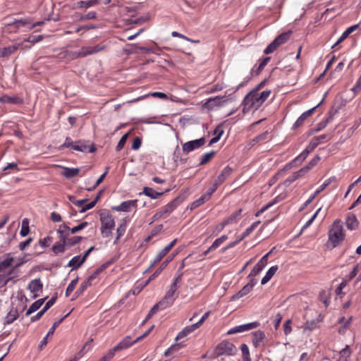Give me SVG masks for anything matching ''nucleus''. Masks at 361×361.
Returning <instances> with one entry per match:
<instances>
[{"mask_svg":"<svg viewBox=\"0 0 361 361\" xmlns=\"http://www.w3.org/2000/svg\"><path fill=\"white\" fill-rule=\"evenodd\" d=\"M56 235L59 239L52 245L51 248H64L65 246H74L78 244L84 239L81 236L70 237V228L66 224H61L56 231Z\"/></svg>","mask_w":361,"mask_h":361,"instance_id":"1","label":"nucleus"},{"mask_svg":"<svg viewBox=\"0 0 361 361\" xmlns=\"http://www.w3.org/2000/svg\"><path fill=\"white\" fill-rule=\"evenodd\" d=\"M118 258L119 255H115L109 260L102 264L99 267H98L82 283H81L79 288L75 292L74 298L72 299V300L82 295L83 292L87 288V287L97 283L98 282L97 277L99 274L104 271L111 264L114 263Z\"/></svg>","mask_w":361,"mask_h":361,"instance_id":"2","label":"nucleus"},{"mask_svg":"<svg viewBox=\"0 0 361 361\" xmlns=\"http://www.w3.org/2000/svg\"><path fill=\"white\" fill-rule=\"evenodd\" d=\"M264 102L261 99L259 92L257 90H253L249 92L243 99L242 104L243 105V111L250 110L251 109H257L259 108Z\"/></svg>","mask_w":361,"mask_h":361,"instance_id":"3","label":"nucleus"},{"mask_svg":"<svg viewBox=\"0 0 361 361\" xmlns=\"http://www.w3.org/2000/svg\"><path fill=\"white\" fill-rule=\"evenodd\" d=\"M344 238V233L342 222L341 220H336L332 228L329 232V240L334 247L338 245L339 242L342 241Z\"/></svg>","mask_w":361,"mask_h":361,"instance_id":"4","label":"nucleus"},{"mask_svg":"<svg viewBox=\"0 0 361 361\" xmlns=\"http://www.w3.org/2000/svg\"><path fill=\"white\" fill-rule=\"evenodd\" d=\"M61 148H71L72 149L78 152L90 153H92L96 150L94 145L89 146L84 140L73 142L70 137H66L65 142L61 146Z\"/></svg>","mask_w":361,"mask_h":361,"instance_id":"5","label":"nucleus"},{"mask_svg":"<svg viewBox=\"0 0 361 361\" xmlns=\"http://www.w3.org/2000/svg\"><path fill=\"white\" fill-rule=\"evenodd\" d=\"M101 221V232L104 237H109L111 233V230L115 226V221L112 215L107 210H103L99 214Z\"/></svg>","mask_w":361,"mask_h":361,"instance_id":"6","label":"nucleus"},{"mask_svg":"<svg viewBox=\"0 0 361 361\" xmlns=\"http://www.w3.org/2000/svg\"><path fill=\"white\" fill-rule=\"evenodd\" d=\"M291 32H283L278 35L264 50L265 54H269L276 51L278 47L285 44L290 38Z\"/></svg>","mask_w":361,"mask_h":361,"instance_id":"7","label":"nucleus"},{"mask_svg":"<svg viewBox=\"0 0 361 361\" xmlns=\"http://www.w3.org/2000/svg\"><path fill=\"white\" fill-rule=\"evenodd\" d=\"M236 352L235 346L228 341L221 342L216 347V353L217 356L233 355Z\"/></svg>","mask_w":361,"mask_h":361,"instance_id":"8","label":"nucleus"},{"mask_svg":"<svg viewBox=\"0 0 361 361\" xmlns=\"http://www.w3.org/2000/svg\"><path fill=\"white\" fill-rule=\"evenodd\" d=\"M206 143L205 137H202L200 139L188 141L183 145V152L184 154H188L190 152L199 149Z\"/></svg>","mask_w":361,"mask_h":361,"instance_id":"9","label":"nucleus"},{"mask_svg":"<svg viewBox=\"0 0 361 361\" xmlns=\"http://www.w3.org/2000/svg\"><path fill=\"white\" fill-rule=\"evenodd\" d=\"M184 200L185 198L181 195L176 197L171 202L163 207L159 211V212L157 213L156 215L161 216L165 214L171 213L180 204H181L184 201Z\"/></svg>","mask_w":361,"mask_h":361,"instance_id":"10","label":"nucleus"},{"mask_svg":"<svg viewBox=\"0 0 361 361\" xmlns=\"http://www.w3.org/2000/svg\"><path fill=\"white\" fill-rule=\"evenodd\" d=\"M106 49L105 45L97 44L94 47H84L78 52H76L78 57H85L88 55L94 54L102 51Z\"/></svg>","mask_w":361,"mask_h":361,"instance_id":"11","label":"nucleus"},{"mask_svg":"<svg viewBox=\"0 0 361 361\" xmlns=\"http://www.w3.org/2000/svg\"><path fill=\"white\" fill-rule=\"evenodd\" d=\"M336 176H331L327 180H326L322 185H320V187L314 192L313 195H312L309 199L305 202L303 207L300 209L302 210L305 209L308 204H310L314 198L320 193L322 192L327 186H329L331 183L336 182Z\"/></svg>","mask_w":361,"mask_h":361,"instance_id":"12","label":"nucleus"},{"mask_svg":"<svg viewBox=\"0 0 361 361\" xmlns=\"http://www.w3.org/2000/svg\"><path fill=\"white\" fill-rule=\"evenodd\" d=\"M259 322H253L245 324H242L239 326H236L232 329H231L228 332V335H231L238 333H242L244 331H250L253 329H256L259 326Z\"/></svg>","mask_w":361,"mask_h":361,"instance_id":"13","label":"nucleus"},{"mask_svg":"<svg viewBox=\"0 0 361 361\" xmlns=\"http://www.w3.org/2000/svg\"><path fill=\"white\" fill-rule=\"evenodd\" d=\"M322 101H323V99ZM322 102H321L319 104H318L314 107H313V108L305 111L303 114H302L301 116L296 120V121L293 125L292 129L295 130L298 128L302 126L304 124V122L305 121V120L308 117H310V116L312 115V114L314 113L315 109L320 105V104Z\"/></svg>","mask_w":361,"mask_h":361,"instance_id":"14","label":"nucleus"},{"mask_svg":"<svg viewBox=\"0 0 361 361\" xmlns=\"http://www.w3.org/2000/svg\"><path fill=\"white\" fill-rule=\"evenodd\" d=\"M93 250H87L85 255L81 257L80 255H77L73 257L69 262L68 267H73L72 269H78L79 268L86 260L87 256Z\"/></svg>","mask_w":361,"mask_h":361,"instance_id":"15","label":"nucleus"},{"mask_svg":"<svg viewBox=\"0 0 361 361\" xmlns=\"http://www.w3.org/2000/svg\"><path fill=\"white\" fill-rule=\"evenodd\" d=\"M242 212L243 209H239L237 211L232 213L229 216L224 219L220 225V229H223L224 226L228 224L237 223L240 219Z\"/></svg>","mask_w":361,"mask_h":361,"instance_id":"16","label":"nucleus"},{"mask_svg":"<svg viewBox=\"0 0 361 361\" xmlns=\"http://www.w3.org/2000/svg\"><path fill=\"white\" fill-rule=\"evenodd\" d=\"M250 281L243 287L236 294L233 295L232 297L233 300L239 299L247 294H248L252 289L253 286L255 284V280L252 277L250 278Z\"/></svg>","mask_w":361,"mask_h":361,"instance_id":"17","label":"nucleus"},{"mask_svg":"<svg viewBox=\"0 0 361 361\" xmlns=\"http://www.w3.org/2000/svg\"><path fill=\"white\" fill-rule=\"evenodd\" d=\"M271 251H272V250H271V251L269 252H268L264 257H262V258L259 260V262H258L257 264L255 265L253 269L251 270V271L248 276V278H251V277L256 276L263 269V268L267 263V257L269 255V254L271 252Z\"/></svg>","mask_w":361,"mask_h":361,"instance_id":"18","label":"nucleus"},{"mask_svg":"<svg viewBox=\"0 0 361 361\" xmlns=\"http://www.w3.org/2000/svg\"><path fill=\"white\" fill-rule=\"evenodd\" d=\"M56 298L57 295L56 294L48 302H47L42 310H40L36 315L30 318L31 322H34L39 320L44 314V313L55 303Z\"/></svg>","mask_w":361,"mask_h":361,"instance_id":"19","label":"nucleus"},{"mask_svg":"<svg viewBox=\"0 0 361 361\" xmlns=\"http://www.w3.org/2000/svg\"><path fill=\"white\" fill-rule=\"evenodd\" d=\"M137 200H127L121 202L119 205L114 207L112 209L118 211V212H128L130 210L132 207H137Z\"/></svg>","mask_w":361,"mask_h":361,"instance_id":"20","label":"nucleus"},{"mask_svg":"<svg viewBox=\"0 0 361 361\" xmlns=\"http://www.w3.org/2000/svg\"><path fill=\"white\" fill-rule=\"evenodd\" d=\"M225 97L216 96L209 98L204 104V106L209 109H213L216 106H221L226 102Z\"/></svg>","mask_w":361,"mask_h":361,"instance_id":"21","label":"nucleus"},{"mask_svg":"<svg viewBox=\"0 0 361 361\" xmlns=\"http://www.w3.org/2000/svg\"><path fill=\"white\" fill-rule=\"evenodd\" d=\"M135 342L131 341L130 336H126L121 341H120L116 346L112 349L116 353L123 349H126L131 346Z\"/></svg>","mask_w":361,"mask_h":361,"instance_id":"22","label":"nucleus"},{"mask_svg":"<svg viewBox=\"0 0 361 361\" xmlns=\"http://www.w3.org/2000/svg\"><path fill=\"white\" fill-rule=\"evenodd\" d=\"M309 154L304 149L298 157H296L292 161L286 165L285 169H290L292 166L300 165L308 156Z\"/></svg>","mask_w":361,"mask_h":361,"instance_id":"23","label":"nucleus"},{"mask_svg":"<svg viewBox=\"0 0 361 361\" xmlns=\"http://www.w3.org/2000/svg\"><path fill=\"white\" fill-rule=\"evenodd\" d=\"M309 154L304 149L298 157H296L292 161L286 165L285 169H290L292 166L300 165L308 156Z\"/></svg>","mask_w":361,"mask_h":361,"instance_id":"24","label":"nucleus"},{"mask_svg":"<svg viewBox=\"0 0 361 361\" xmlns=\"http://www.w3.org/2000/svg\"><path fill=\"white\" fill-rule=\"evenodd\" d=\"M309 154L304 149L298 157H296L292 161L286 165L285 169H290L292 166L300 165L308 156Z\"/></svg>","mask_w":361,"mask_h":361,"instance_id":"25","label":"nucleus"},{"mask_svg":"<svg viewBox=\"0 0 361 361\" xmlns=\"http://www.w3.org/2000/svg\"><path fill=\"white\" fill-rule=\"evenodd\" d=\"M320 316H319L317 319H312L310 321L307 320L303 326V331H312L314 329H316L319 327V322L322 319H319Z\"/></svg>","mask_w":361,"mask_h":361,"instance_id":"26","label":"nucleus"},{"mask_svg":"<svg viewBox=\"0 0 361 361\" xmlns=\"http://www.w3.org/2000/svg\"><path fill=\"white\" fill-rule=\"evenodd\" d=\"M359 27L358 24L352 25L349 27H348L341 35V36L339 37V39L337 40V42L332 46V48L336 47L337 45H338L340 43H341L343 40H345L350 34H351L353 32L356 30Z\"/></svg>","mask_w":361,"mask_h":361,"instance_id":"27","label":"nucleus"},{"mask_svg":"<svg viewBox=\"0 0 361 361\" xmlns=\"http://www.w3.org/2000/svg\"><path fill=\"white\" fill-rule=\"evenodd\" d=\"M345 224L348 229L354 230L358 227L359 222L355 214H349L346 218Z\"/></svg>","mask_w":361,"mask_h":361,"instance_id":"28","label":"nucleus"},{"mask_svg":"<svg viewBox=\"0 0 361 361\" xmlns=\"http://www.w3.org/2000/svg\"><path fill=\"white\" fill-rule=\"evenodd\" d=\"M233 169L229 166H226L221 172V173L216 177V180L220 183H223L232 173Z\"/></svg>","mask_w":361,"mask_h":361,"instance_id":"29","label":"nucleus"},{"mask_svg":"<svg viewBox=\"0 0 361 361\" xmlns=\"http://www.w3.org/2000/svg\"><path fill=\"white\" fill-rule=\"evenodd\" d=\"M62 168L63 169L61 173L62 176L68 179L76 176L80 172V169L78 168H68L65 166H62Z\"/></svg>","mask_w":361,"mask_h":361,"instance_id":"30","label":"nucleus"},{"mask_svg":"<svg viewBox=\"0 0 361 361\" xmlns=\"http://www.w3.org/2000/svg\"><path fill=\"white\" fill-rule=\"evenodd\" d=\"M100 0H87V1H79L75 4V8H88L90 7L99 4Z\"/></svg>","mask_w":361,"mask_h":361,"instance_id":"31","label":"nucleus"},{"mask_svg":"<svg viewBox=\"0 0 361 361\" xmlns=\"http://www.w3.org/2000/svg\"><path fill=\"white\" fill-rule=\"evenodd\" d=\"M265 338V334L262 331H256L252 333V344L255 348H257L259 343L263 341Z\"/></svg>","mask_w":361,"mask_h":361,"instance_id":"32","label":"nucleus"},{"mask_svg":"<svg viewBox=\"0 0 361 361\" xmlns=\"http://www.w3.org/2000/svg\"><path fill=\"white\" fill-rule=\"evenodd\" d=\"M13 270H10L7 273L0 274V288L5 286L15 276H13Z\"/></svg>","mask_w":361,"mask_h":361,"instance_id":"33","label":"nucleus"},{"mask_svg":"<svg viewBox=\"0 0 361 361\" xmlns=\"http://www.w3.org/2000/svg\"><path fill=\"white\" fill-rule=\"evenodd\" d=\"M42 283L39 279L32 280L29 284L27 285V289H29L32 293H37L42 290Z\"/></svg>","mask_w":361,"mask_h":361,"instance_id":"34","label":"nucleus"},{"mask_svg":"<svg viewBox=\"0 0 361 361\" xmlns=\"http://www.w3.org/2000/svg\"><path fill=\"white\" fill-rule=\"evenodd\" d=\"M271 58L269 56L265 57L261 61L259 66L257 67V66H255L252 71V74L259 75L262 71L264 68L267 65V63L269 62Z\"/></svg>","mask_w":361,"mask_h":361,"instance_id":"35","label":"nucleus"},{"mask_svg":"<svg viewBox=\"0 0 361 361\" xmlns=\"http://www.w3.org/2000/svg\"><path fill=\"white\" fill-rule=\"evenodd\" d=\"M54 235H56V232H51L49 235L44 238H41L39 240V245L42 247H49L54 238H56Z\"/></svg>","mask_w":361,"mask_h":361,"instance_id":"36","label":"nucleus"},{"mask_svg":"<svg viewBox=\"0 0 361 361\" xmlns=\"http://www.w3.org/2000/svg\"><path fill=\"white\" fill-rule=\"evenodd\" d=\"M197 326V325H195V324H192L190 326H186L180 332L178 333V334L177 335L176 339L178 341V340H180V339L185 337L189 334L192 333L195 329H198Z\"/></svg>","mask_w":361,"mask_h":361,"instance_id":"37","label":"nucleus"},{"mask_svg":"<svg viewBox=\"0 0 361 361\" xmlns=\"http://www.w3.org/2000/svg\"><path fill=\"white\" fill-rule=\"evenodd\" d=\"M13 257L8 256L5 259L0 262V273H7L6 270L13 264Z\"/></svg>","mask_w":361,"mask_h":361,"instance_id":"38","label":"nucleus"},{"mask_svg":"<svg viewBox=\"0 0 361 361\" xmlns=\"http://www.w3.org/2000/svg\"><path fill=\"white\" fill-rule=\"evenodd\" d=\"M47 298L39 299L35 302H33L27 310V311L25 313L26 316L30 315L34 312L37 311L38 309L40 308V307L43 305L44 301L46 300Z\"/></svg>","mask_w":361,"mask_h":361,"instance_id":"39","label":"nucleus"},{"mask_svg":"<svg viewBox=\"0 0 361 361\" xmlns=\"http://www.w3.org/2000/svg\"><path fill=\"white\" fill-rule=\"evenodd\" d=\"M143 193L152 199H157L164 194L163 192H157L153 188L149 187L143 188Z\"/></svg>","mask_w":361,"mask_h":361,"instance_id":"40","label":"nucleus"},{"mask_svg":"<svg viewBox=\"0 0 361 361\" xmlns=\"http://www.w3.org/2000/svg\"><path fill=\"white\" fill-rule=\"evenodd\" d=\"M18 48V45H11L3 49L0 48V57H7L14 53Z\"/></svg>","mask_w":361,"mask_h":361,"instance_id":"41","label":"nucleus"},{"mask_svg":"<svg viewBox=\"0 0 361 361\" xmlns=\"http://www.w3.org/2000/svg\"><path fill=\"white\" fill-rule=\"evenodd\" d=\"M278 270V266H273L269 268V269L266 273L265 276L262 278L261 283L262 285L266 284L269 280L272 278V276L276 274Z\"/></svg>","mask_w":361,"mask_h":361,"instance_id":"42","label":"nucleus"},{"mask_svg":"<svg viewBox=\"0 0 361 361\" xmlns=\"http://www.w3.org/2000/svg\"><path fill=\"white\" fill-rule=\"evenodd\" d=\"M8 26L14 27L16 29H18L21 27H27L30 26V23L26 19H19V20H15L13 22H9L7 23Z\"/></svg>","mask_w":361,"mask_h":361,"instance_id":"43","label":"nucleus"},{"mask_svg":"<svg viewBox=\"0 0 361 361\" xmlns=\"http://www.w3.org/2000/svg\"><path fill=\"white\" fill-rule=\"evenodd\" d=\"M18 317V310L16 309L11 310V311L7 314V315L5 318L4 324H10L13 323Z\"/></svg>","mask_w":361,"mask_h":361,"instance_id":"44","label":"nucleus"},{"mask_svg":"<svg viewBox=\"0 0 361 361\" xmlns=\"http://www.w3.org/2000/svg\"><path fill=\"white\" fill-rule=\"evenodd\" d=\"M0 102L3 103L10 104H21L22 99L18 97H10L8 95H4L0 98Z\"/></svg>","mask_w":361,"mask_h":361,"instance_id":"45","label":"nucleus"},{"mask_svg":"<svg viewBox=\"0 0 361 361\" xmlns=\"http://www.w3.org/2000/svg\"><path fill=\"white\" fill-rule=\"evenodd\" d=\"M260 224V221H257L254 222L250 226H249L240 235V237L238 238V241H241L243 238L248 236L251 233L253 232V231L258 226V225Z\"/></svg>","mask_w":361,"mask_h":361,"instance_id":"46","label":"nucleus"},{"mask_svg":"<svg viewBox=\"0 0 361 361\" xmlns=\"http://www.w3.org/2000/svg\"><path fill=\"white\" fill-rule=\"evenodd\" d=\"M173 302H174L173 300L164 296V298L161 300H160L158 303H157L156 305H158V307L159 309L164 310L166 307L172 305Z\"/></svg>","mask_w":361,"mask_h":361,"instance_id":"47","label":"nucleus"},{"mask_svg":"<svg viewBox=\"0 0 361 361\" xmlns=\"http://www.w3.org/2000/svg\"><path fill=\"white\" fill-rule=\"evenodd\" d=\"M30 232V228H29V220L28 219H24L22 221V225H21V230L20 231V234L22 236H26L28 235Z\"/></svg>","mask_w":361,"mask_h":361,"instance_id":"48","label":"nucleus"},{"mask_svg":"<svg viewBox=\"0 0 361 361\" xmlns=\"http://www.w3.org/2000/svg\"><path fill=\"white\" fill-rule=\"evenodd\" d=\"M240 350L243 354V361H251L250 356V351L247 345L245 343L240 346Z\"/></svg>","mask_w":361,"mask_h":361,"instance_id":"49","label":"nucleus"},{"mask_svg":"<svg viewBox=\"0 0 361 361\" xmlns=\"http://www.w3.org/2000/svg\"><path fill=\"white\" fill-rule=\"evenodd\" d=\"M215 151H211L210 152L204 154L200 159V165H204L209 162L215 155Z\"/></svg>","mask_w":361,"mask_h":361,"instance_id":"50","label":"nucleus"},{"mask_svg":"<svg viewBox=\"0 0 361 361\" xmlns=\"http://www.w3.org/2000/svg\"><path fill=\"white\" fill-rule=\"evenodd\" d=\"M70 313L66 314L64 317L60 319L59 321L55 322L53 326L51 327L49 331L47 334V337L51 336L54 334L56 329L59 326V324L63 322V320L69 315Z\"/></svg>","mask_w":361,"mask_h":361,"instance_id":"51","label":"nucleus"},{"mask_svg":"<svg viewBox=\"0 0 361 361\" xmlns=\"http://www.w3.org/2000/svg\"><path fill=\"white\" fill-rule=\"evenodd\" d=\"M128 135H129V133H127L121 137V138L120 139V140L118 141V142L116 147V150L117 152L121 151L124 147L126 142L127 141Z\"/></svg>","mask_w":361,"mask_h":361,"instance_id":"52","label":"nucleus"},{"mask_svg":"<svg viewBox=\"0 0 361 361\" xmlns=\"http://www.w3.org/2000/svg\"><path fill=\"white\" fill-rule=\"evenodd\" d=\"M170 250H162L159 252L154 262L151 264L148 269L153 267L158 262H159L169 251Z\"/></svg>","mask_w":361,"mask_h":361,"instance_id":"53","label":"nucleus"},{"mask_svg":"<svg viewBox=\"0 0 361 361\" xmlns=\"http://www.w3.org/2000/svg\"><path fill=\"white\" fill-rule=\"evenodd\" d=\"M78 278L77 277L76 279L72 280L71 282L69 283V285L68 286L66 290V295L67 297L69 296L70 294L73 291V290L75 289V288L78 283Z\"/></svg>","mask_w":361,"mask_h":361,"instance_id":"54","label":"nucleus"},{"mask_svg":"<svg viewBox=\"0 0 361 361\" xmlns=\"http://www.w3.org/2000/svg\"><path fill=\"white\" fill-rule=\"evenodd\" d=\"M209 200V197H207L205 194H203L199 199L196 200L192 202V207L196 208L197 207H200Z\"/></svg>","mask_w":361,"mask_h":361,"instance_id":"55","label":"nucleus"},{"mask_svg":"<svg viewBox=\"0 0 361 361\" xmlns=\"http://www.w3.org/2000/svg\"><path fill=\"white\" fill-rule=\"evenodd\" d=\"M87 225L88 223L87 221H83L80 223L79 225L74 226L72 228H70V234H74L80 231L81 230L84 229Z\"/></svg>","mask_w":361,"mask_h":361,"instance_id":"56","label":"nucleus"},{"mask_svg":"<svg viewBox=\"0 0 361 361\" xmlns=\"http://www.w3.org/2000/svg\"><path fill=\"white\" fill-rule=\"evenodd\" d=\"M268 134H269L268 131H265V132L258 135L257 136H256L251 140L252 145H254L257 142H259L266 140Z\"/></svg>","mask_w":361,"mask_h":361,"instance_id":"57","label":"nucleus"},{"mask_svg":"<svg viewBox=\"0 0 361 361\" xmlns=\"http://www.w3.org/2000/svg\"><path fill=\"white\" fill-rule=\"evenodd\" d=\"M68 198L73 204L78 207L82 206L87 201V199L77 200L75 197L73 195H68Z\"/></svg>","mask_w":361,"mask_h":361,"instance_id":"58","label":"nucleus"},{"mask_svg":"<svg viewBox=\"0 0 361 361\" xmlns=\"http://www.w3.org/2000/svg\"><path fill=\"white\" fill-rule=\"evenodd\" d=\"M321 157L319 155L315 156L313 159L310 160V161L305 166L306 169L310 171L314 166H315L318 162L320 161Z\"/></svg>","mask_w":361,"mask_h":361,"instance_id":"59","label":"nucleus"},{"mask_svg":"<svg viewBox=\"0 0 361 361\" xmlns=\"http://www.w3.org/2000/svg\"><path fill=\"white\" fill-rule=\"evenodd\" d=\"M126 230V223L121 224L116 230L117 237H116V239L114 243H116V240H118L119 238L125 233Z\"/></svg>","mask_w":361,"mask_h":361,"instance_id":"60","label":"nucleus"},{"mask_svg":"<svg viewBox=\"0 0 361 361\" xmlns=\"http://www.w3.org/2000/svg\"><path fill=\"white\" fill-rule=\"evenodd\" d=\"M277 202L276 198L274 199L271 202L264 205L263 207H262L255 214L256 216H259L261 214H262L264 212H265L267 209H268L269 207L273 206L274 204Z\"/></svg>","mask_w":361,"mask_h":361,"instance_id":"61","label":"nucleus"},{"mask_svg":"<svg viewBox=\"0 0 361 361\" xmlns=\"http://www.w3.org/2000/svg\"><path fill=\"white\" fill-rule=\"evenodd\" d=\"M351 352L350 350L349 345H346L343 349L340 351V357L348 358L350 356Z\"/></svg>","mask_w":361,"mask_h":361,"instance_id":"62","label":"nucleus"},{"mask_svg":"<svg viewBox=\"0 0 361 361\" xmlns=\"http://www.w3.org/2000/svg\"><path fill=\"white\" fill-rule=\"evenodd\" d=\"M115 355V352L113 349H110L106 355H104L102 357L100 358L99 361H109Z\"/></svg>","mask_w":361,"mask_h":361,"instance_id":"63","label":"nucleus"},{"mask_svg":"<svg viewBox=\"0 0 361 361\" xmlns=\"http://www.w3.org/2000/svg\"><path fill=\"white\" fill-rule=\"evenodd\" d=\"M351 90L355 94H357V92H360V90H361V75H360V77L357 79L355 85L352 87Z\"/></svg>","mask_w":361,"mask_h":361,"instance_id":"64","label":"nucleus"}]
</instances>
